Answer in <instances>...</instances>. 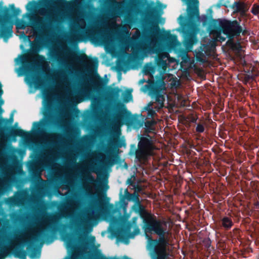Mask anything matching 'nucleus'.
Instances as JSON below:
<instances>
[{
    "label": "nucleus",
    "mask_w": 259,
    "mask_h": 259,
    "mask_svg": "<svg viewBox=\"0 0 259 259\" xmlns=\"http://www.w3.org/2000/svg\"><path fill=\"white\" fill-rule=\"evenodd\" d=\"M119 106L121 109L116 114L115 119L117 122L128 120L131 116V113L126 109L123 104L120 103Z\"/></svg>",
    "instance_id": "19"
},
{
    "label": "nucleus",
    "mask_w": 259,
    "mask_h": 259,
    "mask_svg": "<svg viewBox=\"0 0 259 259\" xmlns=\"http://www.w3.org/2000/svg\"><path fill=\"white\" fill-rule=\"evenodd\" d=\"M158 235V239H153L150 236L146 234V237L148 239V246L153 254L154 259H165L166 255V247L169 245V241L166 234L168 233L166 229L163 228L161 224L156 227L146 231L145 233H152Z\"/></svg>",
    "instance_id": "2"
},
{
    "label": "nucleus",
    "mask_w": 259,
    "mask_h": 259,
    "mask_svg": "<svg viewBox=\"0 0 259 259\" xmlns=\"http://www.w3.org/2000/svg\"><path fill=\"white\" fill-rule=\"evenodd\" d=\"M152 105V103L151 102H150L146 107H145L144 109L146 111H149L152 108L151 107Z\"/></svg>",
    "instance_id": "46"
},
{
    "label": "nucleus",
    "mask_w": 259,
    "mask_h": 259,
    "mask_svg": "<svg viewBox=\"0 0 259 259\" xmlns=\"http://www.w3.org/2000/svg\"><path fill=\"white\" fill-rule=\"evenodd\" d=\"M16 27L17 29L23 30L28 26H30L29 20L26 22L22 19L17 20L15 23Z\"/></svg>",
    "instance_id": "30"
},
{
    "label": "nucleus",
    "mask_w": 259,
    "mask_h": 259,
    "mask_svg": "<svg viewBox=\"0 0 259 259\" xmlns=\"http://www.w3.org/2000/svg\"><path fill=\"white\" fill-rule=\"evenodd\" d=\"M27 252L25 250L20 249L17 251L16 256L21 259H26Z\"/></svg>",
    "instance_id": "35"
},
{
    "label": "nucleus",
    "mask_w": 259,
    "mask_h": 259,
    "mask_svg": "<svg viewBox=\"0 0 259 259\" xmlns=\"http://www.w3.org/2000/svg\"><path fill=\"white\" fill-rule=\"evenodd\" d=\"M157 66L163 70H165L167 67V63L165 60H163L162 56H158L155 59Z\"/></svg>",
    "instance_id": "29"
},
{
    "label": "nucleus",
    "mask_w": 259,
    "mask_h": 259,
    "mask_svg": "<svg viewBox=\"0 0 259 259\" xmlns=\"http://www.w3.org/2000/svg\"><path fill=\"white\" fill-rule=\"evenodd\" d=\"M147 14L151 17L155 16L158 12V10L155 7H150L149 5L148 6L147 10Z\"/></svg>",
    "instance_id": "34"
},
{
    "label": "nucleus",
    "mask_w": 259,
    "mask_h": 259,
    "mask_svg": "<svg viewBox=\"0 0 259 259\" xmlns=\"http://www.w3.org/2000/svg\"><path fill=\"white\" fill-rule=\"evenodd\" d=\"M3 167L2 166V165L0 164V170H3Z\"/></svg>",
    "instance_id": "60"
},
{
    "label": "nucleus",
    "mask_w": 259,
    "mask_h": 259,
    "mask_svg": "<svg viewBox=\"0 0 259 259\" xmlns=\"http://www.w3.org/2000/svg\"><path fill=\"white\" fill-rule=\"evenodd\" d=\"M33 8L30 13L24 15L29 20L30 27L39 33L48 32L54 29L58 23V16L53 13L47 14L45 17H40L33 13L37 7Z\"/></svg>",
    "instance_id": "4"
},
{
    "label": "nucleus",
    "mask_w": 259,
    "mask_h": 259,
    "mask_svg": "<svg viewBox=\"0 0 259 259\" xmlns=\"http://www.w3.org/2000/svg\"><path fill=\"white\" fill-rule=\"evenodd\" d=\"M125 9V4L122 2L113 1L111 3L110 7L105 13L106 18H116L122 15Z\"/></svg>",
    "instance_id": "10"
},
{
    "label": "nucleus",
    "mask_w": 259,
    "mask_h": 259,
    "mask_svg": "<svg viewBox=\"0 0 259 259\" xmlns=\"http://www.w3.org/2000/svg\"><path fill=\"white\" fill-rule=\"evenodd\" d=\"M200 49L202 51H203L206 54L207 53L210 52L211 48L209 45L204 44L200 47Z\"/></svg>",
    "instance_id": "39"
},
{
    "label": "nucleus",
    "mask_w": 259,
    "mask_h": 259,
    "mask_svg": "<svg viewBox=\"0 0 259 259\" xmlns=\"http://www.w3.org/2000/svg\"><path fill=\"white\" fill-rule=\"evenodd\" d=\"M91 60L92 61L93 65L94 66L97 67L98 63L97 58H95L94 59H91Z\"/></svg>",
    "instance_id": "45"
},
{
    "label": "nucleus",
    "mask_w": 259,
    "mask_h": 259,
    "mask_svg": "<svg viewBox=\"0 0 259 259\" xmlns=\"http://www.w3.org/2000/svg\"><path fill=\"white\" fill-rule=\"evenodd\" d=\"M155 72V68L151 64H146L144 67V73L145 75H152Z\"/></svg>",
    "instance_id": "31"
},
{
    "label": "nucleus",
    "mask_w": 259,
    "mask_h": 259,
    "mask_svg": "<svg viewBox=\"0 0 259 259\" xmlns=\"http://www.w3.org/2000/svg\"><path fill=\"white\" fill-rule=\"evenodd\" d=\"M132 199H131V201H132L135 202V204H138L140 203H141L140 198H139V194L135 192L133 193V196L132 197Z\"/></svg>",
    "instance_id": "37"
},
{
    "label": "nucleus",
    "mask_w": 259,
    "mask_h": 259,
    "mask_svg": "<svg viewBox=\"0 0 259 259\" xmlns=\"http://www.w3.org/2000/svg\"><path fill=\"white\" fill-rule=\"evenodd\" d=\"M155 114L156 112L152 108L147 111V116L149 117L152 118Z\"/></svg>",
    "instance_id": "42"
},
{
    "label": "nucleus",
    "mask_w": 259,
    "mask_h": 259,
    "mask_svg": "<svg viewBox=\"0 0 259 259\" xmlns=\"http://www.w3.org/2000/svg\"><path fill=\"white\" fill-rule=\"evenodd\" d=\"M38 50L32 48L28 53L21 56L22 70L23 73H28L31 67L38 63H42L46 60L45 57L38 54Z\"/></svg>",
    "instance_id": "8"
},
{
    "label": "nucleus",
    "mask_w": 259,
    "mask_h": 259,
    "mask_svg": "<svg viewBox=\"0 0 259 259\" xmlns=\"http://www.w3.org/2000/svg\"><path fill=\"white\" fill-rule=\"evenodd\" d=\"M120 208H122L124 210H125L127 206L128 203L126 201V199L124 197L122 193H120V200H119Z\"/></svg>",
    "instance_id": "33"
},
{
    "label": "nucleus",
    "mask_w": 259,
    "mask_h": 259,
    "mask_svg": "<svg viewBox=\"0 0 259 259\" xmlns=\"http://www.w3.org/2000/svg\"><path fill=\"white\" fill-rule=\"evenodd\" d=\"M15 110L11 113L9 119L4 118L0 116V136H8L9 138L15 139L17 137H21L24 140L30 138L29 132L24 131L20 127L15 128V126H8L9 123L11 124L14 121V113Z\"/></svg>",
    "instance_id": "6"
},
{
    "label": "nucleus",
    "mask_w": 259,
    "mask_h": 259,
    "mask_svg": "<svg viewBox=\"0 0 259 259\" xmlns=\"http://www.w3.org/2000/svg\"><path fill=\"white\" fill-rule=\"evenodd\" d=\"M133 196V193L131 194L128 192L127 189H126L124 191V195H123L124 197L127 200L131 201L132 199V197Z\"/></svg>",
    "instance_id": "41"
},
{
    "label": "nucleus",
    "mask_w": 259,
    "mask_h": 259,
    "mask_svg": "<svg viewBox=\"0 0 259 259\" xmlns=\"http://www.w3.org/2000/svg\"><path fill=\"white\" fill-rule=\"evenodd\" d=\"M50 58L53 61L56 62L61 67L68 68L70 65L68 63L65 58L56 51L52 52Z\"/></svg>",
    "instance_id": "20"
},
{
    "label": "nucleus",
    "mask_w": 259,
    "mask_h": 259,
    "mask_svg": "<svg viewBox=\"0 0 259 259\" xmlns=\"http://www.w3.org/2000/svg\"><path fill=\"white\" fill-rule=\"evenodd\" d=\"M126 99H125V101L127 102H128L131 99H132V95L131 94V93H127L126 94Z\"/></svg>",
    "instance_id": "44"
},
{
    "label": "nucleus",
    "mask_w": 259,
    "mask_h": 259,
    "mask_svg": "<svg viewBox=\"0 0 259 259\" xmlns=\"http://www.w3.org/2000/svg\"><path fill=\"white\" fill-rule=\"evenodd\" d=\"M160 28L158 24L156 23L154 25L153 27L151 28L147 33H144V38L146 41L149 42L154 37L158 35L160 33Z\"/></svg>",
    "instance_id": "22"
},
{
    "label": "nucleus",
    "mask_w": 259,
    "mask_h": 259,
    "mask_svg": "<svg viewBox=\"0 0 259 259\" xmlns=\"http://www.w3.org/2000/svg\"><path fill=\"white\" fill-rule=\"evenodd\" d=\"M141 188H140V187H138L137 188V190H138V191H140V190H141Z\"/></svg>",
    "instance_id": "62"
},
{
    "label": "nucleus",
    "mask_w": 259,
    "mask_h": 259,
    "mask_svg": "<svg viewBox=\"0 0 259 259\" xmlns=\"http://www.w3.org/2000/svg\"><path fill=\"white\" fill-rule=\"evenodd\" d=\"M251 13L256 16L259 14V5L257 4H254L251 9Z\"/></svg>",
    "instance_id": "36"
},
{
    "label": "nucleus",
    "mask_w": 259,
    "mask_h": 259,
    "mask_svg": "<svg viewBox=\"0 0 259 259\" xmlns=\"http://www.w3.org/2000/svg\"><path fill=\"white\" fill-rule=\"evenodd\" d=\"M21 11L16 8L14 4H10L9 8L3 6V2H0V38L7 42L13 35L14 19L17 17Z\"/></svg>",
    "instance_id": "1"
},
{
    "label": "nucleus",
    "mask_w": 259,
    "mask_h": 259,
    "mask_svg": "<svg viewBox=\"0 0 259 259\" xmlns=\"http://www.w3.org/2000/svg\"><path fill=\"white\" fill-rule=\"evenodd\" d=\"M256 206L259 208V202H257L256 204Z\"/></svg>",
    "instance_id": "61"
},
{
    "label": "nucleus",
    "mask_w": 259,
    "mask_h": 259,
    "mask_svg": "<svg viewBox=\"0 0 259 259\" xmlns=\"http://www.w3.org/2000/svg\"><path fill=\"white\" fill-rule=\"evenodd\" d=\"M217 5H218V6L219 7H220L221 6H225V7H227V6H226V5L223 4L222 3V0H221V1H220L218 3Z\"/></svg>",
    "instance_id": "51"
},
{
    "label": "nucleus",
    "mask_w": 259,
    "mask_h": 259,
    "mask_svg": "<svg viewBox=\"0 0 259 259\" xmlns=\"http://www.w3.org/2000/svg\"><path fill=\"white\" fill-rule=\"evenodd\" d=\"M140 141L138 145V147L146 150L151 153L153 149V141L152 137L148 134L146 137H140Z\"/></svg>",
    "instance_id": "18"
},
{
    "label": "nucleus",
    "mask_w": 259,
    "mask_h": 259,
    "mask_svg": "<svg viewBox=\"0 0 259 259\" xmlns=\"http://www.w3.org/2000/svg\"><path fill=\"white\" fill-rule=\"evenodd\" d=\"M186 17L180 15L179 17V23L182 27L185 33L184 39V45L186 49L190 51L194 44L197 42L196 32L194 31L196 28V22L199 18H195L194 20L190 21L189 16Z\"/></svg>",
    "instance_id": "5"
},
{
    "label": "nucleus",
    "mask_w": 259,
    "mask_h": 259,
    "mask_svg": "<svg viewBox=\"0 0 259 259\" xmlns=\"http://www.w3.org/2000/svg\"><path fill=\"white\" fill-rule=\"evenodd\" d=\"M154 122L152 120H147L145 122L144 125L145 126V132L147 133H151L152 131L154 130L153 125Z\"/></svg>",
    "instance_id": "32"
},
{
    "label": "nucleus",
    "mask_w": 259,
    "mask_h": 259,
    "mask_svg": "<svg viewBox=\"0 0 259 259\" xmlns=\"http://www.w3.org/2000/svg\"><path fill=\"white\" fill-rule=\"evenodd\" d=\"M68 259H76V258L75 256H71V257L68 258Z\"/></svg>",
    "instance_id": "57"
},
{
    "label": "nucleus",
    "mask_w": 259,
    "mask_h": 259,
    "mask_svg": "<svg viewBox=\"0 0 259 259\" xmlns=\"http://www.w3.org/2000/svg\"><path fill=\"white\" fill-rule=\"evenodd\" d=\"M3 94V90L2 89V84L0 83V98L2 96Z\"/></svg>",
    "instance_id": "53"
},
{
    "label": "nucleus",
    "mask_w": 259,
    "mask_h": 259,
    "mask_svg": "<svg viewBox=\"0 0 259 259\" xmlns=\"http://www.w3.org/2000/svg\"><path fill=\"white\" fill-rule=\"evenodd\" d=\"M241 33H242V35H245L247 34L248 31L246 29H244V30L242 29V31L241 32Z\"/></svg>",
    "instance_id": "52"
},
{
    "label": "nucleus",
    "mask_w": 259,
    "mask_h": 259,
    "mask_svg": "<svg viewBox=\"0 0 259 259\" xmlns=\"http://www.w3.org/2000/svg\"><path fill=\"white\" fill-rule=\"evenodd\" d=\"M2 111H3V109H2L1 107H0V114H1L2 113Z\"/></svg>",
    "instance_id": "63"
},
{
    "label": "nucleus",
    "mask_w": 259,
    "mask_h": 259,
    "mask_svg": "<svg viewBox=\"0 0 259 259\" xmlns=\"http://www.w3.org/2000/svg\"><path fill=\"white\" fill-rule=\"evenodd\" d=\"M136 158L139 162L145 161L147 160L148 156L151 154L149 151L138 147V149L133 151Z\"/></svg>",
    "instance_id": "24"
},
{
    "label": "nucleus",
    "mask_w": 259,
    "mask_h": 259,
    "mask_svg": "<svg viewBox=\"0 0 259 259\" xmlns=\"http://www.w3.org/2000/svg\"><path fill=\"white\" fill-rule=\"evenodd\" d=\"M133 208L134 211L138 213L143 220L145 232L162 224V222L157 220L153 214L148 212L145 207L141 204V203L138 204H134Z\"/></svg>",
    "instance_id": "7"
},
{
    "label": "nucleus",
    "mask_w": 259,
    "mask_h": 259,
    "mask_svg": "<svg viewBox=\"0 0 259 259\" xmlns=\"http://www.w3.org/2000/svg\"><path fill=\"white\" fill-rule=\"evenodd\" d=\"M70 56L78 62H86L88 60V56L84 54H75L74 52H71L69 53Z\"/></svg>",
    "instance_id": "25"
},
{
    "label": "nucleus",
    "mask_w": 259,
    "mask_h": 259,
    "mask_svg": "<svg viewBox=\"0 0 259 259\" xmlns=\"http://www.w3.org/2000/svg\"><path fill=\"white\" fill-rule=\"evenodd\" d=\"M91 238H92V239L93 240V241H95V237L94 236H92Z\"/></svg>",
    "instance_id": "59"
},
{
    "label": "nucleus",
    "mask_w": 259,
    "mask_h": 259,
    "mask_svg": "<svg viewBox=\"0 0 259 259\" xmlns=\"http://www.w3.org/2000/svg\"><path fill=\"white\" fill-rule=\"evenodd\" d=\"M83 230L85 231L90 232L92 230V227L91 226L88 227L87 225H85L83 227Z\"/></svg>",
    "instance_id": "47"
},
{
    "label": "nucleus",
    "mask_w": 259,
    "mask_h": 259,
    "mask_svg": "<svg viewBox=\"0 0 259 259\" xmlns=\"http://www.w3.org/2000/svg\"><path fill=\"white\" fill-rule=\"evenodd\" d=\"M46 119L40 122H34L33 123V128H35L36 132L41 135H45L55 138L59 135L56 133L49 134L46 132V128L52 122V118L50 116L47 117L46 113L44 114Z\"/></svg>",
    "instance_id": "12"
},
{
    "label": "nucleus",
    "mask_w": 259,
    "mask_h": 259,
    "mask_svg": "<svg viewBox=\"0 0 259 259\" xmlns=\"http://www.w3.org/2000/svg\"><path fill=\"white\" fill-rule=\"evenodd\" d=\"M158 235V239H153L150 236L146 234V237L148 239V246L153 254L154 259H165L166 255V247L169 245V241L166 234L168 233L166 229L163 228L161 224L156 227L146 231L145 233H152Z\"/></svg>",
    "instance_id": "3"
},
{
    "label": "nucleus",
    "mask_w": 259,
    "mask_h": 259,
    "mask_svg": "<svg viewBox=\"0 0 259 259\" xmlns=\"http://www.w3.org/2000/svg\"><path fill=\"white\" fill-rule=\"evenodd\" d=\"M137 220H138V218L137 217H133L132 218V223L133 224H136L137 223Z\"/></svg>",
    "instance_id": "50"
},
{
    "label": "nucleus",
    "mask_w": 259,
    "mask_h": 259,
    "mask_svg": "<svg viewBox=\"0 0 259 259\" xmlns=\"http://www.w3.org/2000/svg\"><path fill=\"white\" fill-rule=\"evenodd\" d=\"M134 234V236L136 235H138L140 233V229H139V228L136 226L134 229V231L133 232Z\"/></svg>",
    "instance_id": "48"
},
{
    "label": "nucleus",
    "mask_w": 259,
    "mask_h": 259,
    "mask_svg": "<svg viewBox=\"0 0 259 259\" xmlns=\"http://www.w3.org/2000/svg\"><path fill=\"white\" fill-rule=\"evenodd\" d=\"M29 256L31 258H34L35 256H36V255H35V254L33 253H32L29 254Z\"/></svg>",
    "instance_id": "55"
},
{
    "label": "nucleus",
    "mask_w": 259,
    "mask_h": 259,
    "mask_svg": "<svg viewBox=\"0 0 259 259\" xmlns=\"http://www.w3.org/2000/svg\"><path fill=\"white\" fill-rule=\"evenodd\" d=\"M121 90L118 87H110L108 91L107 94L109 97L112 99H117L119 97V94Z\"/></svg>",
    "instance_id": "27"
},
{
    "label": "nucleus",
    "mask_w": 259,
    "mask_h": 259,
    "mask_svg": "<svg viewBox=\"0 0 259 259\" xmlns=\"http://www.w3.org/2000/svg\"><path fill=\"white\" fill-rule=\"evenodd\" d=\"M57 219L58 218L56 216H52L50 221L55 225L57 223Z\"/></svg>",
    "instance_id": "43"
},
{
    "label": "nucleus",
    "mask_w": 259,
    "mask_h": 259,
    "mask_svg": "<svg viewBox=\"0 0 259 259\" xmlns=\"http://www.w3.org/2000/svg\"><path fill=\"white\" fill-rule=\"evenodd\" d=\"M151 4L152 6L154 5V3L153 2H151Z\"/></svg>",
    "instance_id": "64"
},
{
    "label": "nucleus",
    "mask_w": 259,
    "mask_h": 259,
    "mask_svg": "<svg viewBox=\"0 0 259 259\" xmlns=\"http://www.w3.org/2000/svg\"><path fill=\"white\" fill-rule=\"evenodd\" d=\"M126 184L129 185H131V186H133V184H134V182L132 180V178H128L127 181H126Z\"/></svg>",
    "instance_id": "49"
},
{
    "label": "nucleus",
    "mask_w": 259,
    "mask_h": 259,
    "mask_svg": "<svg viewBox=\"0 0 259 259\" xmlns=\"http://www.w3.org/2000/svg\"><path fill=\"white\" fill-rule=\"evenodd\" d=\"M203 51H202L200 49V50L196 53V59L197 60L201 62H204V61L203 59V57L204 56V54L203 53Z\"/></svg>",
    "instance_id": "38"
},
{
    "label": "nucleus",
    "mask_w": 259,
    "mask_h": 259,
    "mask_svg": "<svg viewBox=\"0 0 259 259\" xmlns=\"http://www.w3.org/2000/svg\"><path fill=\"white\" fill-rule=\"evenodd\" d=\"M85 180L88 182V183L90 184H93L94 183H98V188L99 189H104L105 191H106L109 188V186L108 185V179L107 178H104L102 179V181H95L94 178L91 175L88 174L85 176Z\"/></svg>",
    "instance_id": "23"
},
{
    "label": "nucleus",
    "mask_w": 259,
    "mask_h": 259,
    "mask_svg": "<svg viewBox=\"0 0 259 259\" xmlns=\"http://www.w3.org/2000/svg\"><path fill=\"white\" fill-rule=\"evenodd\" d=\"M220 31L229 38H232L234 36H238L242 31L240 22L237 20H223L220 24Z\"/></svg>",
    "instance_id": "9"
},
{
    "label": "nucleus",
    "mask_w": 259,
    "mask_h": 259,
    "mask_svg": "<svg viewBox=\"0 0 259 259\" xmlns=\"http://www.w3.org/2000/svg\"><path fill=\"white\" fill-rule=\"evenodd\" d=\"M124 145V141H121L119 140H110L108 144L107 151L110 154H112L113 153H117L118 151V148L122 147ZM116 156L117 155H110L109 156L108 158V163L110 165H112L114 163V159L113 158Z\"/></svg>",
    "instance_id": "14"
},
{
    "label": "nucleus",
    "mask_w": 259,
    "mask_h": 259,
    "mask_svg": "<svg viewBox=\"0 0 259 259\" xmlns=\"http://www.w3.org/2000/svg\"><path fill=\"white\" fill-rule=\"evenodd\" d=\"M86 196L90 199L89 206L92 210L100 209L101 208V203L100 200L97 198L96 196L93 193L87 191Z\"/></svg>",
    "instance_id": "21"
},
{
    "label": "nucleus",
    "mask_w": 259,
    "mask_h": 259,
    "mask_svg": "<svg viewBox=\"0 0 259 259\" xmlns=\"http://www.w3.org/2000/svg\"><path fill=\"white\" fill-rule=\"evenodd\" d=\"M163 37L170 45H174L177 41V35L171 34L170 31L166 32L163 35Z\"/></svg>",
    "instance_id": "28"
},
{
    "label": "nucleus",
    "mask_w": 259,
    "mask_h": 259,
    "mask_svg": "<svg viewBox=\"0 0 259 259\" xmlns=\"http://www.w3.org/2000/svg\"><path fill=\"white\" fill-rule=\"evenodd\" d=\"M132 224L128 222L125 224L122 227L118 229L116 233V237L122 240L133 238L134 237V234L131 232Z\"/></svg>",
    "instance_id": "17"
},
{
    "label": "nucleus",
    "mask_w": 259,
    "mask_h": 259,
    "mask_svg": "<svg viewBox=\"0 0 259 259\" xmlns=\"http://www.w3.org/2000/svg\"><path fill=\"white\" fill-rule=\"evenodd\" d=\"M164 83L163 80H160L158 83L151 85L148 88L149 93L152 98H154L155 102L161 106H163L164 102V97L161 94V85H164Z\"/></svg>",
    "instance_id": "11"
},
{
    "label": "nucleus",
    "mask_w": 259,
    "mask_h": 259,
    "mask_svg": "<svg viewBox=\"0 0 259 259\" xmlns=\"http://www.w3.org/2000/svg\"><path fill=\"white\" fill-rule=\"evenodd\" d=\"M98 79L93 81L90 80V82H85L83 91L86 94H90L92 92H98L100 90L103 85V80L97 74Z\"/></svg>",
    "instance_id": "16"
},
{
    "label": "nucleus",
    "mask_w": 259,
    "mask_h": 259,
    "mask_svg": "<svg viewBox=\"0 0 259 259\" xmlns=\"http://www.w3.org/2000/svg\"><path fill=\"white\" fill-rule=\"evenodd\" d=\"M205 130L204 126L203 124L198 123L196 127V132L198 133H202L204 132Z\"/></svg>",
    "instance_id": "40"
},
{
    "label": "nucleus",
    "mask_w": 259,
    "mask_h": 259,
    "mask_svg": "<svg viewBox=\"0 0 259 259\" xmlns=\"http://www.w3.org/2000/svg\"><path fill=\"white\" fill-rule=\"evenodd\" d=\"M197 118H195V117H193L191 119V122H193V123H196V121H197Z\"/></svg>",
    "instance_id": "54"
},
{
    "label": "nucleus",
    "mask_w": 259,
    "mask_h": 259,
    "mask_svg": "<svg viewBox=\"0 0 259 259\" xmlns=\"http://www.w3.org/2000/svg\"><path fill=\"white\" fill-rule=\"evenodd\" d=\"M220 39L222 40V41H224L225 40V38H223L222 37H219Z\"/></svg>",
    "instance_id": "58"
},
{
    "label": "nucleus",
    "mask_w": 259,
    "mask_h": 259,
    "mask_svg": "<svg viewBox=\"0 0 259 259\" xmlns=\"http://www.w3.org/2000/svg\"><path fill=\"white\" fill-rule=\"evenodd\" d=\"M230 8L233 10L234 13H239L241 17H246L250 5L244 1L239 0L235 1Z\"/></svg>",
    "instance_id": "15"
},
{
    "label": "nucleus",
    "mask_w": 259,
    "mask_h": 259,
    "mask_svg": "<svg viewBox=\"0 0 259 259\" xmlns=\"http://www.w3.org/2000/svg\"><path fill=\"white\" fill-rule=\"evenodd\" d=\"M233 225L234 223L231 218L224 217L221 220V226L226 230H230Z\"/></svg>",
    "instance_id": "26"
},
{
    "label": "nucleus",
    "mask_w": 259,
    "mask_h": 259,
    "mask_svg": "<svg viewBox=\"0 0 259 259\" xmlns=\"http://www.w3.org/2000/svg\"><path fill=\"white\" fill-rule=\"evenodd\" d=\"M27 249L28 251H30V250H32V248L31 246H30V245H28L27 246Z\"/></svg>",
    "instance_id": "56"
},
{
    "label": "nucleus",
    "mask_w": 259,
    "mask_h": 259,
    "mask_svg": "<svg viewBox=\"0 0 259 259\" xmlns=\"http://www.w3.org/2000/svg\"><path fill=\"white\" fill-rule=\"evenodd\" d=\"M187 5V14L189 16L190 20H194L195 18H199L198 0H181Z\"/></svg>",
    "instance_id": "13"
}]
</instances>
